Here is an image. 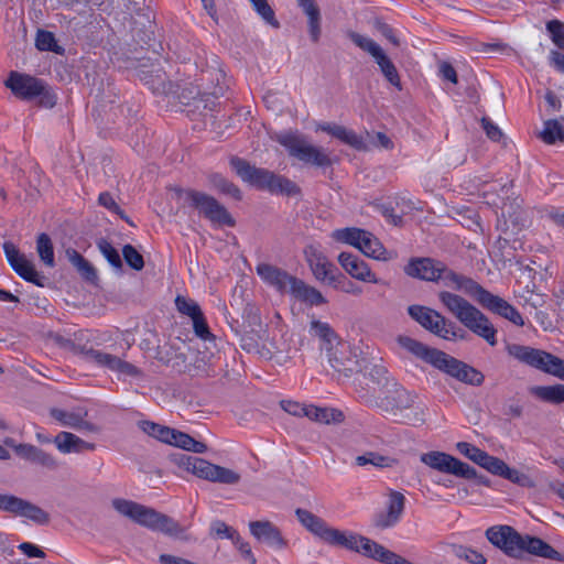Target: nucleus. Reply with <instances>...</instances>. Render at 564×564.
Here are the masks:
<instances>
[{
  "label": "nucleus",
  "instance_id": "obj_13",
  "mask_svg": "<svg viewBox=\"0 0 564 564\" xmlns=\"http://www.w3.org/2000/svg\"><path fill=\"white\" fill-rule=\"evenodd\" d=\"M347 36L356 46L371 55L381 74L390 85L398 90H402L400 75L395 65L377 42L355 31H348Z\"/></svg>",
  "mask_w": 564,
  "mask_h": 564
},
{
  "label": "nucleus",
  "instance_id": "obj_31",
  "mask_svg": "<svg viewBox=\"0 0 564 564\" xmlns=\"http://www.w3.org/2000/svg\"><path fill=\"white\" fill-rule=\"evenodd\" d=\"M308 333L312 337L318 339L321 348L325 351L334 350L341 341L335 329L328 323L316 318H312L310 322Z\"/></svg>",
  "mask_w": 564,
  "mask_h": 564
},
{
  "label": "nucleus",
  "instance_id": "obj_17",
  "mask_svg": "<svg viewBox=\"0 0 564 564\" xmlns=\"http://www.w3.org/2000/svg\"><path fill=\"white\" fill-rule=\"evenodd\" d=\"M3 251L10 267L19 276L37 286H44V282L46 280L45 276L36 271L34 263L26 259V257L19 251L14 243L11 241H6L3 243Z\"/></svg>",
  "mask_w": 564,
  "mask_h": 564
},
{
  "label": "nucleus",
  "instance_id": "obj_26",
  "mask_svg": "<svg viewBox=\"0 0 564 564\" xmlns=\"http://www.w3.org/2000/svg\"><path fill=\"white\" fill-rule=\"evenodd\" d=\"M338 262L341 268L354 279L370 282V283H379L380 280L377 279L376 274L371 271L369 265L358 258L357 256L349 252H341L338 256Z\"/></svg>",
  "mask_w": 564,
  "mask_h": 564
},
{
  "label": "nucleus",
  "instance_id": "obj_47",
  "mask_svg": "<svg viewBox=\"0 0 564 564\" xmlns=\"http://www.w3.org/2000/svg\"><path fill=\"white\" fill-rule=\"evenodd\" d=\"M35 46L39 51H50L56 54L64 52L63 47L56 43L54 34L45 30H39L36 32Z\"/></svg>",
  "mask_w": 564,
  "mask_h": 564
},
{
  "label": "nucleus",
  "instance_id": "obj_59",
  "mask_svg": "<svg viewBox=\"0 0 564 564\" xmlns=\"http://www.w3.org/2000/svg\"><path fill=\"white\" fill-rule=\"evenodd\" d=\"M234 544L237 546L241 555L250 563L256 564L257 558L254 557L251 546L247 541H243L241 536L238 534L234 540Z\"/></svg>",
  "mask_w": 564,
  "mask_h": 564
},
{
  "label": "nucleus",
  "instance_id": "obj_3",
  "mask_svg": "<svg viewBox=\"0 0 564 564\" xmlns=\"http://www.w3.org/2000/svg\"><path fill=\"white\" fill-rule=\"evenodd\" d=\"M397 343L401 348L412 354L414 357L430 364L437 370L457 379L458 381L476 387L484 383L485 377L480 371L442 350L431 348L405 335H400L397 338Z\"/></svg>",
  "mask_w": 564,
  "mask_h": 564
},
{
  "label": "nucleus",
  "instance_id": "obj_45",
  "mask_svg": "<svg viewBox=\"0 0 564 564\" xmlns=\"http://www.w3.org/2000/svg\"><path fill=\"white\" fill-rule=\"evenodd\" d=\"M333 137L337 138L345 144L352 147L356 150H365L366 145L364 139L358 135L355 131L345 128L344 126L337 124L333 131Z\"/></svg>",
  "mask_w": 564,
  "mask_h": 564
},
{
  "label": "nucleus",
  "instance_id": "obj_25",
  "mask_svg": "<svg viewBox=\"0 0 564 564\" xmlns=\"http://www.w3.org/2000/svg\"><path fill=\"white\" fill-rule=\"evenodd\" d=\"M89 357L90 362L110 371H115L128 377H140L142 375V371L134 365L99 349H96L95 352H89Z\"/></svg>",
  "mask_w": 564,
  "mask_h": 564
},
{
  "label": "nucleus",
  "instance_id": "obj_58",
  "mask_svg": "<svg viewBox=\"0 0 564 564\" xmlns=\"http://www.w3.org/2000/svg\"><path fill=\"white\" fill-rule=\"evenodd\" d=\"M79 275L87 282L96 283L98 280V275L96 269L93 267L90 262L87 260L83 261L79 267L76 268Z\"/></svg>",
  "mask_w": 564,
  "mask_h": 564
},
{
  "label": "nucleus",
  "instance_id": "obj_14",
  "mask_svg": "<svg viewBox=\"0 0 564 564\" xmlns=\"http://www.w3.org/2000/svg\"><path fill=\"white\" fill-rule=\"evenodd\" d=\"M408 314L424 329L443 339L453 340L457 337L455 324L433 308L414 304L408 307Z\"/></svg>",
  "mask_w": 564,
  "mask_h": 564
},
{
  "label": "nucleus",
  "instance_id": "obj_42",
  "mask_svg": "<svg viewBox=\"0 0 564 564\" xmlns=\"http://www.w3.org/2000/svg\"><path fill=\"white\" fill-rule=\"evenodd\" d=\"M369 379L377 386V393L382 392L389 388L390 383H395L397 380L389 376L387 368L381 364L372 365L369 369Z\"/></svg>",
  "mask_w": 564,
  "mask_h": 564
},
{
  "label": "nucleus",
  "instance_id": "obj_44",
  "mask_svg": "<svg viewBox=\"0 0 564 564\" xmlns=\"http://www.w3.org/2000/svg\"><path fill=\"white\" fill-rule=\"evenodd\" d=\"M398 460L395 458L383 456L379 453L367 452L362 455L356 457V464L358 466H365L367 464H371L376 467H393Z\"/></svg>",
  "mask_w": 564,
  "mask_h": 564
},
{
  "label": "nucleus",
  "instance_id": "obj_35",
  "mask_svg": "<svg viewBox=\"0 0 564 564\" xmlns=\"http://www.w3.org/2000/svg\"><path fill=\"white\" fill-rule=\"evenodd\" d=\"M14 449L15 453L22 458H25L34 464H39L48 469H55L58 466L57 460L53 455L34 445L20 444L15 446Z\"/></svg>",
  "mask_w": 564,
  "mask_h": 564
},
{
  "label": "nucleus",
  "instance_id": "obj_34",
  "mask_svg": "<svg viewBox=\"0 0 564 564\" xmlns=\"http://www.w3.org/2000/svg\"><path fill=\"white\" fill-rule=\"evenodd\" d=\"M358 249L366 257L380 261H389L397 257L394 251L387 250L380 240L367 230L365 231Z\"/></svg>",
  "mask_w": 564,
  "mask_h": 564
},
{
  "label": "nucleus",
  "instance_id": "obj_18",
  "mask_svg": "<svg viewBox=\"0 0 564 564\" xmlns=\"http://www.w3.org/2000/svg\"><path fill=\"white\" fill-rule=\"evenodd\" d=\"M295 516L308 532L329 545H337L343 531L329 527L322 518L306 509L297 508Z\"/></svg>",
  "mask_w": 564,
  "mask_h": 564
},
{
  "label": "nucleus",
  "instance_id": "obj_40",
  "mask_svg": "<svg viewBox=\"0 0 564 564\" xmlns=\"http://www.w3.org/2000/svg\"><path fill=\"white\" fill-rule=\"evenodd\" d=\"M539 135L546 144L564 142V127L557 119H549L544 121L543 130Z\"/></svg>",
  "mask_w": 564,
  "mask_h": 564
},
{
  "label": "nucleus",
  "instance_id": "obj_7",
  "mask_svg": "<svg viewBox=\"0 0 564 564\" xmlns=\"http://www.w3.org/2000/svg\"><path fill=\"white\" fill-rule=\"evenodd\" d=\"M230 165L243 182L260 189L285 196H296L301 194V188L295 182L269 170L250 165L249 162L243 159L235 156L230 160Z\"/></svg>",
  "mask_w": 564,
  "mask_h": 564
},
{
  "label": "nucleus",
  "instance_id": "obj_61",
  "mask_svg": "<svg viewBox=\"0 0 564 564\" xmlns=\"http://www.w3.org/2000/svg\"><path fill=\"white\" fill-rule=\"evenodd\" d=\"M282 408L289 414L294 416H306L307 417V408L308 405L300 404L295 401H283Z\"/></svg>",
  "mask_w": 564,
  "mask_h": 564
},
{
  "label": "nucleus",
  "instance_id": "obj_63",
  "mask_svg": "<svg viewBox=\"0 0 564 564\" xmlns=\"http://www.w3.org/2000/svg\"><path fill=\"white\" fill-rule=\"evenodd\" d=\"M18 549L29 557H45V553L39 546L29 542L21 543Z\"/></svg>",
  "mask_w": 564,
  "mask_h": 564
},
{
  "label": "nucleus",
  "instance_id": "obj_64",
  "mask_svg": "<svg viewBox=\"0 0 564 564\" xmlns=\"http://www.w3.org/2000/svg\"><path fill=\"white\" fill-rule=\"evenodd\" d=\"M440 73L444 79L449 80L453 84L457 83L456 70L449 63L443 62L440 66Z\"/></svg>",
  "mask_w": 564,
  "mask_h": 564
},
{
  "label": "nucleus",
  "instance_id": "obj_28",
  "mask_svg": "<svg viewBox=\"0 0 564 564\" xmlns=\"http://www.w3.org/2000/svg\"><path fill=\"white\" fill-rule=\"evenodd\" d=\"M456 448L462 455L466 456L467 458H469L470 460L478 464L479 466L487 469L494 475L497 474L502 463L500 458L490 456L485 451L467 442L457 443Z\"/></svg>",
  "mask_w": 564,
  "mask_h": 564
},
{
  "label": "nucleus",
  "instance_id": "obj_12",
  "mask_svg": "<svg viewBox=\"0 0 564 564\" xmlns=\"http://www.w3.org/2000/svg\"><path fill=\"white\" fill-rule=\"evenodd\" d=\"M177 197H183L186 203L212 223L235 226V220L228 210L213 196L195 189H174Z\"/></svg>",
  "mask_w": 564,
  "mask_h": 564
},
{
  "label": "nucleus",
  "instance_id": "obj_6",
  "mask_svg": "<svg viewBox=\"0 0 564 564\" xmlns=\"http://www.w3.org/2000/svg\"><path fill=\"white\" fill-rule=\"evenodd\" d=\"M111 505L118 513L142 527L174 538L186 539L183 536L184 529L178 522L152 508L121 498L113 499Z\"/></svg>",
  "mask_w": 564,
  "mask_h": 564
},
{
  "label": "nucleus",
  "instance_id": "obj_56",
  "mask_svg": "<svg viewBox=\"0 0 564 564\" xmlns=\"http://www.w3.org/2000/svg\"><path fill=\"white\" fill-rule=\"evenodd\" d=\"M192 321H193V328H194L196 336H198L199 338H202L204 340L215 338L213 336V334L209 332V327L205 321L203 313L199 314L198 316H196L195 318H193Z\"/></svg>",
  "mask_w": 564,
  "mask_h": 564
},
{
  "label": "nucleus",
  "instance_id": "obj_43",
  "mask_svg": "<svg viewBox=\"0 0 564 564\" xmlns=\"http://www.w3.org/2000/svg\"><path fill=\"white\" fill-rule=\"evenodd\" d=\"M496 475L501 476L522 487L532 488L535 486L532 478L517 469L510 468L503 460Z\"/></svg>",
  "mask_w": 564,
  "mask_h": 564
},
{
  "label": "nucleus",
  "instance_id": "obj_39",
  "mask_svg": "<svg viewBox=\"0 0 564 564\" xmlns=\"http://www.w3.org/2000/svg\"><path fill=\"white\" fill-rule=\"evenodd\" d=\"M307 411V417L317 423H341L345 419L344 413L340 410L334 408H318L308 405Z\"/></svg>",
  "mask_w": 564,
  "mask_h": 564
},
{
  "label": "nucleus",
  "instance_id": "obj_16",
  "mask_svg": "<svg viewBox=\"0 0 564 564\" xmlns=\"http://www.w3.org/2000/svg\"><path fill=\"white\" fill-rule=\"evenodd\" d=\"M0 511L26 518L40 525H45L50 522V514L42 508L10 494H0Z\"/></svg>",
  "mask_w": 564,
  "mask_h": 564
},
{
  "label": "nucleus",
  "instance_id": "obj_2",
  "mask_svg": "<svg viewBox=\"0 0 564 564\" xmlns=\"http://www.w3.org/2000/svg\"><path fill=\"white\" fill-rule=\"evenodd\" d=\"M488 541L507 556L523 560L524 554L564 562V555L538 536L521 534L510 525H494L486 530Z\"/></svg>",
  "mask_w": 564,
  "mask_h": 564
},
{
  "label": "nucleus",
  "instance_id": "obj_27",
  "mask_svg": "<svg viewBox=\"0 0 564 564\" xmlns=\"http://www.w3.org/2000/svg\"><path fill=\"white\" fill-rule=\"evenodd\" d=\"M442 273H440V281L444 283L447 288H453L457 291H463L469 296H473L474 299L477 297L478 293L481 290V285L477 283L471 278L465 276L463 274H458L454 272L453 270L448 269L443 263Z\"/></svg>",
  "mask_w": 564,
  "mask_h": 564
},
{
  "label": "nucleus",
  "instance_id": "obj_55",
  "mask_svg": "<svg viewBox=\"0 0 564 564\" xmlns=\"http://www.w3.org/2000/svg\"><path fill=\"white\" fill-rule=\"evenodd\" d=\"M454 553L457 557L464 558L471 564H485L487 561L480 552L462 545H455Z\"/></svg>",
  "mask_w": 564,
  "mask_h": 564
},
{
  "label": "nucleus",
  "instance_id": "obj_23",
  "mask_svg": "<svg viewBox=\"0 0 564 564\" xmlns=\"http://www.w3.org/2000/svg\"><path fill=\"white\" fill-rule=\"evenodd\" d=\"M405 496L397 490H390L386 511L375 516L372 523L377 529L384 530L394 527L404 512Z\"/></svg>",
  "mask_w": 564,
  "mask_h": 564
},
{
  "label": "nucleus",
  "instance_id": "obj_15",
  "mask_svg": "<svg viewBox=\"0 0 564 564\" xmlns=\"http://www.w3.org/2000/svg\"><path fill=\"white\" fill-rule=\"evenodd\" d=\"M421 462L432 469L465 479L477 477L476 469L470 465L444 452L431 451L421 455Z\"/></svg>",
  "mask_w": 564,
  "mask_h": 564
},
{
  "label": "nucleus",
  "instance_id": "obj_24",
  "mask_svg": "<svg viewBox=\"0 0 564 564\" xmlns=\"http://www.w3.org/2000/svg\"><path fill=\"white\" fill-rule=\"evenodd\" d=\"M443 262L432 258H413L404 267L406 275L429 282L440 281Z\"/></svg>",
  "mask_w": 564,
  "mask_h": 564
},
{
  "label": "nucleus",
  "instance_id": "obj_22",
  "mask_svg": "<svg viewBox=\"0 0 564 564\" xmlns=\"http://www.w3.org/2000/svg\"><path fill=\"white\" fill-rule=\"evenodd\" d=\"M475 300L485 308L510 321L514 325H524V321L516 307H513L502 297L490 293L486 289L481 288L480 292L478 293Z\"/></svg>",
  "mask_w": 564,
  "mask_h": 564
},
{
  "label": "nucleus",
  "instance_id": "obj_52",
  "mask_svg": "<svg viewBox=\"0 0 564 564\" xmlns=\"http://www.w3.org/2000/svg\"><path fill=\"white\" fill-rule=\"evenodd\" d=\"M256 12L270 25L279 28V21L275 19L274 11L267 0H249Z\"/></svg>",
  "mask_w": 564,
  "mask_h": 564
},
{
  "label": "nucleus",
  "instance_id": "obj_60",
  "mask_svg": "<svg viewBox=\"0 0 564 564\" xmlns=\"http://www.w3.org/2000/svg\"><path fill=\"white\" fill-rule=\"evenodd\" d=\"M481 126L490 140L497 142L500 141L501 138L503 137V133L500 130V128L492 123L488 118L484 117L481 119Z\"/></svg>",
  "mask_w": 564,
  "mask_h": 564
},
{
  "label": "nucleus",
  "instance_id": "obj_57",
  "mask_svg": "<svg viewBox=\"0 0 564 564\" xmlns=\"http://www.w3.org/2000/svg\"><path fill=\"white\" fill-rule=\"evenodd\" d=\"M98 203L108 210L119 215L120 218H126L124 212L119 207V205L116 203V200L109 192L100 193L98 197Z\"/></svg>",
  "mask_w": 564,
  "mask_h": 564
},
{
  "label": "nucleus",
  "instance_id": "obj_30",
  "mask_svg": "<svg viewBox=\"0 0 564 564\" xmlns=\"http://www.w3.org/2000/svg\"><path fill=\"white\" fill-rule=\"evenodd\" d=\"M138 76L155 94L166 95L172 90V83L166 79L165 73L160 67L151 65L149 68L141 65Z\"/></svg>",
  "mask_w": 564,
  "mask_h": 564
},
{
  "label": "nucleus",
  "instance_id": "obj_38",
  "mask_svg": "<svg viewBox=\"0 0 564 564\" xmlns=\"http://www.w3.org/2000/svg\"><path fill=\"white\" fill-rule=\"evenodd\" d=\"M530 393L543 402L552 404H561L564 402V384L562 383L534 386L530 388Z\"/></svg>",
  "mask_w": 564,
  "mask_h": 564
},
{
  "label": "nucleus",
  "instance_id": "obj_29",
  "mask_svg": "<svg viewBox=\"0 0 564 564\" xmlns=\"http://www.w3.org/2000/svg\"><path fill=\"white\" fill-rule=\"evenodd\" d=\"M51 416L56 420L62 426L85 430L88 432H97L98 429L95 424L85 420L87 412L84 411H66L58 408H52L50 410Z\"/></svg>",
  "mask_w": 564,
  "mask_h": 564
},
{
  "label": "nucleus",
  "instance_id": "obj_62",
  "mask_svg": "<svg viewBox=\"0 0 564 564\" xmlns=\"http://www.w3.org/2000/svg\"><path fill=\"white\" fill-rule=\"evenodd\" d=\"M213 530L218 536H226L231 541L239 534L236 530L229 528L225 522L221 521L215 522Z\"/></svg>",
  "mask_w": 564,
  "mask_h": 564
},
{
  "label": "nucleus",
  "instance_id": "obj_9",
  "mask_svg": "<svg viewBox=\"0 0 564 564\" xmlns=\"http://www.w3.org/2000/svg\"><path fill=\"white\" fill-rule=\"evenodd\" d=\"M7 88L22 100L39 98V104L45 108H53L56 104V95L42 79L28 74L12 70L4 82Z\"/></svg>",
  "mask_w": 564,
  "mask_h": 564
},
{
  "label": "nucleus",
  "instance_id": "obj_1",
  "mask_svg": "<svg viewBox=\"0 0 564 564\" xmlns=\"http://www.w3.org/2000/svg\"><path fill=\"white\" fill-rule=\"evenodd\" d=\"M361 398L370 406L380 410L397 423L421 426L426 422V405L417 394L406 390L398 381L380 393L376 389L366 391Z\"/></svg>",
  "mask_w": 564,
  "mask_h": 564
},
{
  "label": "nucleus",
  "instance_id": "obj_46",
  "mask_svg": "<svg viewBox=\"0 0 564 564\" xmlns=\"http://www.w3.org/2000/svg\"><path fill=\"white\" fill-rule=\"evenodd\" d=\"M364 229L360 228H344V229H337L333 232V238L336 241H340L347 245H350L355 248H359L360 241L365 235Z\"/></svg>",
  "mask_w": 564,
  "mask_h": 564
},
{
  "label": "nucleus",
  "instance_id": "obj_37",
  "mask_svg": "<svg viewBox=\"0 0 564 564\" xmlns=\"http://www.w3.org/2000/svg\"><path fill=\"white\" fill-rule=\"evenodd\" d=\"M308 19L311 40L317 43L321 37V12L314 0H303L299 3Z\"/></svg>",
  "mask_w": 564,
  "mask_h": 564
},
{
  "label": "nucleus",
  "instance_id": "obj_41",
  "mask_svg": "<svg viewBox=\"0 0 564 564\" xmlns=\"http://www.w3.org/2000/svg\"><path fill=\"white\" fill-rule=\"evenodd\" d=\"M36 252L40 260L48 268L55 267L54 247L51 237L42 232L36 238Z\"/></svg>",
  "mask_w": 564,
  "mask_h": 564
},
{
  "label": "nucleus",
  "instance_id": "obj_11",
  "mask_svg": "<svg viewBox=\"0 0 564 564\" xmlns=\"http://www.w3.org/2000/svg\"><path fill=\"white\" fill-rule=\"evenodd\" d=\"M275 140L284 147L290 156L316 167H326L332 165L329 155L318 147L308 143L299 132H285L278 134Z\"/></svg>",
  "mask_w": 564,
  "mask_h": 564
},
{
  "label": "nucleus",
  "instance_id": "obj_4",
  "mask_svg": "<svg viewBox=\"0 0 564 564\" xmlns=\"http://www.w3.org/2000/svg\"><path fill=\"white\" fill-rule=\"evenodd\" d=\"M438 300L466 328L484 338L490 346L497 344V330L488 317L463 296L442 291Z\"/></svg>",
  "mask_w": 564,
  "mask_h": 564
},
{
  "label": "nucleus",
  "instance_id": "obj_21",
  "mask_svg": "<svg viewBox=\"0 0 564 564\" xmlns=\"http://www.w3.org/2000/svg\"><path fill=\"white\" fill-rule=\"evenodd\" d=\"M250 534L262 544L275 550H283L288 546V540L282 531L273 522L269 520L250 521Z\"/></svg>",
  "mask_w": 564,
  "mask_h": 564
},
{
  "label": "nucleus",
  "instance_id": "obj_8",
  "mask_svg": "<svg viewBox=\"0 0 564 564\" xmlns=\"http://www.w3.org/2000/svg\"><path fill=\"white\" fill-rule=\"evenodd\" d=\"M171 462L197 478L223 485H236L241 476L234 469L213 464L204 458L187 454H173Z\"/></svg>",
  "mask_w": 564,
  "mask_h": 564
},
{
  "label": "nucleus",
  "instance_id": "obj_20",
  "mask_svg": "<svg viewBox=\"0 0 564 564\" xmlns=\"http://www.w3.org/2000/svg\"><path fill=\"white\" fill-rule=\"evenodd\" d=\"M336 546H341L350 551L361 553L381 562L387 550L383 545L359 534L341 532V536Z\"/></svg>",
  "mask_w": 564,
  "mask_h": 564
},
{
  "label": "nucleus",
  "instance_id": "obj_48",
  "mask_svg": "<svg viewBox=\"0 0 564 564\" xmlns=\"http://www.w3.org/2000/svg\"><path fill=\"white\" fill-rule=\"evenodd\" d=\"M139 427L148 435L166 443L169 441V435L171 432V427L156 424L151 421H140Z\"/></svg>",
  "mask_w": 564,
  "mask_h": 564
},
{
  "label": "nucleus",
  "instance_id": "obj_50",
  "mask_svg": "<svg viewBox=\"0 0 564 564\" xmlns=\"http://www.w3.org/2000/svg\"><path fill=\"white\" fill-rule=\"evenodd\" d=\"M545 28L553 44L564 51V22L557 19L550 20Z\"/></svg>",
  "mask_w": 564,
  "mask_h": 564
},
{
  "label": "nucleus",
  "instance_id": "obj_36",
  "mask_svg": "<svg viewBox=\"0 0 564 564\" xmlns=\"http://www.w3.org/2000/svg\"><path fill=\"white\" fill-rule=\"evenodd\" d=\"M169 445H173L180 447L187 452H193L196 454L206 453L208 447L205 443L194 440L191 435L183 433L181 431L171 429L169 441L166 442Z\"/></svg>",
  "mask_w": 564,
  "mask_h": 564
},
{
  "label": "nucleus",
  "instance_id": "obj_5",
  "mask_svg": "<svg viewBox=\"0 0 564 564\" xmlns=\"http://www.w3.org/2000/svg\"><path fill=\"white\" fill-rule=\"evenodd\" d=\"M256 271L267 284L273 286L280 293H289L294 299L310 305H322L327 302L317 289L307 285L303 280L278 267L260 263Z\"/></svg>",
  "mask_w": 564,
  "mask_h": 564
},
{
  "label": "nucleus",
  "instance_id": "obj_51",
  "mask_svg": "<svg viewBox=\"0 0 564 564\" xmlns=\"http://www.w3.org/2000/svg\"><path fill=\"white\" fill-rule=\"evenodd\" d=\"M98 249L102 253V256L108 260V262L116 269L122 268V261L118 253V251L112 247V245L101 238L97 242Z\"/></svg>",
  "mask_w": 564,
  "mask_h": 564
},
{
  "label": "nucleus",
  "instance_id": "obj_54",
  "mask_svg": "<svg viewBox=\"0 0 564 564\" xmlns=\"http://www.w3.org/2000/svg\"><path fill=\"white\" fill-rule=\"evenodd\" d=\"M122 256L127 264L135 270L140 271L144 267V260L142 254L132 246V245H126L122 248Z\"/></svg>",
  "mask_w": 564,
  "mask_h": 564
},
{
  "label": "nucleus",
  "instance_id": "obj_32",
  "mask_svg": "<svg viewBox=\"0 0 564 564\" xmlns=\"http://www.w3.org/2000/svg\"><path fill=\"white\" fill-rule=\"evenodd\" d=\"M329 366L337 372L348 376L354 371L360 370L358 361L350 357L345 344L340 345L334 350L326 351Z\"/></svg>",
  "mask_w": 564,
  "mask_h": 564
},
{
  "label": "nucleus",
  "instance_id": "obj_53",
  "mask_svg": "<svg viewBox=\"0 0 564 564\" xmlns=\"http://www.w3.org/2000/svg\"><path fill=\"white\" fill-rule=\"evenodd\" d=\"M175 305L181 314L187 315L192 319L203 313L197 302L182 295L176 296Z\"/></svg>",
  "mask_w": 564,
  "mask_h": 564
},
{
  "label": "nucleus",
  "instance_id": "obj_33",
  "mask_svg": "<svg viewBox=\"0 0 564 564\" xmlns=\"http://www.w3.org/2000/svg\"><path fill=\"white\" fill-rule=\"evenodd\" d=\"M53 443L62 454H79L96 448L94 443L86 442L77 435L65 431L59 432L54 437Z\"/></svg>",
  "mask_w": 564,
  "mask_h": 564
},
{
  "label": "nucleus",
  "instance_id": "obj_19",
  "mask_svg": "<svg viewBox=\"0 0 564 564\" xmlns=\"http://www.w3.org/2000/svg\"><path fill=\"white\" fill-rule=\"evenodd\" d=\"M305 259L314 274V276L322 282L334 285L336 276H343L336 265L332 263L322 250L313 245L304 249Z\"/></svg>",
  "mask_w": 564,
  "mask_h": 564
},
{
  "label": "nucleus",
  "instance_id": "obj_10",
  "mask_svg": "<svg viewBox=\"0 0 564 564\" xmlns=\"http://www.w3.org/2000/svg\"><path fill=\"white\" fill-rule=\"evenodd\" d=\"M506 349L509 356L520 362L564 381V359L551 352L519 344H509Z\"/></svg>",
  "mask_w": 564,
  "mask_h": 564
},
{
  "label": "nucleus",
  "instance_id": "obj_49",
  "mask_svg": "<svg viewBox=\"0 0 564 564\" xmlns=\"http://www.w3.org/2000/svg\"><path fill=\"white\" fill-rule=\"evenodd\" d=\"M210 183L213 184V186L215 188H217L221 193L230 195L231 197H234L237 200L241 199L240 189L234 183L229 182L221 175H219V174L212 175Z\"/></svg>",
  "mask_w": 564,
  "mask_h": 564
}]
</instances>
